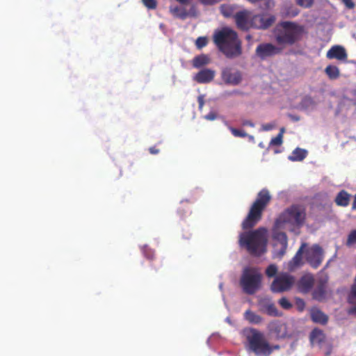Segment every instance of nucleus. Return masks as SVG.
Instances as JSON below:
<instances>
[{
  "mask_svg": "<svg viewBox=\"0 0 356 356\" xmlns=\"http://www.w3.org/2000/svg\"><path fill=\"white\" fill-rule=\"evenodd\" d=\"M213 42L218 49L227 58H234L242 54L241 42L237 33L228 27H223L213 34Z\"/></svg>",
  "mask_w": 356,
  "mask_h": 356,
  "instance_id": "nucleus-1",
  "label": "nucleus"
},
{
  "mask_svg": "<svg viewBox=\"0 0 356 356\" xmlns=\"http://www.w3.org/2000/svg\"><path fill=\"white\" fill-rule=\"evenodd\" d=\"M306 209L301 204H292L285 209L275 220V229H287L294 232L302 227L306 220Z\"/></svg>",
  "mask_w": 356,
  "mask_h": 356,
  "instance_id": "nucleus-2",
  "label": "nucleus"
},
{
  "mask_svg": "<svg viewBox=\"0 0 356 356\" xmlns=\"http://www.w3.org/2000/svg\"><path fill=\"white\" fill-rule=\"evenodd\" d=\"M304 33V26L291 21L280 22L273 31L275 42L282 49L300 41Z\"/></svg>",
  "mask_w": 356,
  "mask_h": 356,
  "instance_id": "nucleus-3",
  "label": "nucleus"
},
{
  "mask_svg": "<svg viewBox=\"0 0 356 356\" xmlns=\"http://www.w3.org/2000/svg\"><path fill=\"white\" fill-rule=\"evenodd\" d=\"M239 243L245 247L248 252L254 256H261L266 251L267 229L259 227L254 231L242 233Z\"/></svg>",
  "mask_w": 356,
  "mask_h": 356,
  "instance_id": "nucleus-4",
  "label": "nucleus"
},
{
  "mask_svg": "<svg viewBox=\"0 0 356 356\" xmlns=\"http://www.w3.org/2000/svg\"><path fill=\"white\" fill-rule=\"evenodd\" d=\"M272 196L267 188L261 189L252 204L246 218L242 222L243 229H248L255 226L262 218L263 212L270 204Z\"/></svg>",
  "mask_w": 356,
  "mask_h": 356,
  "instance_id": "nucleus-5",
  "label": "nucleus"
},
{
  "mask_svg": "<svg viewBox=\"0 0 356 356\" xmlns=\"http://www.w3.org/2000/svg\"><path fill=\"white\" fill-rule=\"evenodd\" d=\"M243 334L247 341L248 349L257 356H270V343L263 332L254 327L243 330Z\"/></svg>",
  "mask_w": 356,
  "mask_h": 356,
  "instance_id": "nucleus-6",
  "label": "nucleus"
},
{
  "mask_svg": "<svg viewBox=\"0 0 356 356\" xmlns=\"http://www.w3.org/2000/svg\"><path fill=\"white\" fill-rule=\"evenodd\" d=\"M262 275L259 268L248 266L243 268L240 278V286L243 292L253 295L261 286Z\"/></svg>",
  "mask_w": 356,
  "mask_h": 356,
  "instance_id": "nucleus-7",
  "label": "nucleus"
},
{
  "mask_svg": "<svg viewBox=\"0 0 356 356\" xmlns=\"http://www.w3.org/2000/svg\"><path fill=\"white\" fill-rule=\"evenodd\" d=\"M280 229H275V225L273 229V240L274 248V257L282 258L286 253L288 246V238L286 233L280 232Z\"/></svg>",
  "mask_w": 356,
  "mask_h": 356,
  "instance_id": "nucleus-8",
  "label": "nucleus"
},
{
  "mask_svg": "<svg viewBox=\"0 0 356 356\" xmlns=\"http://www.w3.org/2000/svg\"><path fill=\"white\" fill-rule=\"evenodd\" d=\"M295 282L293 276L283 273L275 278L270 285V290L273 293H281L289 291Z\"/></svg>",
  "mask_w": 356,
  "mask_h": 356,
  "instance_id": "nucleus-9",
  "label": "nucleus"
},
{
  "mask_svg": "<svg viewBox=\"0 0 356 356\" xmlns=\"http://www.w3.org/2000/svg\"><path fill=\"white\" fill-rule=\"evenodd\" d=\"M267 328L270 333L275 335L277 339L293 337V334L288 330L287 324L281 321L275 320L270 321Z\"/></svg>",
  "mask_w": 356,
  "mask_h": 356,
  "instance_id": "nucleus-10",
  "label": "nucleus"
},
{
  "mask_svg": "<svg viewBox=\"0 0 356 356\" xmlns=\"http://www.w3.org/2000/svg\"><path fill=\"white\" fill-rule=\"evenodd\" d=\"M282 51V47L280 46H275L272 43H261L255 49L256 55L261 60H265L268 58L273 57L281 54Z\"/></svg>",
  "mask_w": 356,
  "mask_h": 356,
  "instance_id": "nucleus-11",
  "label": "nucleus"
},
{
  "mask_svg": "<svg viewBox=\"0 0 356 356\" xmlns=\"http://www.w3.org/2000/svg\"><path fill=\"white\" fill-rule=\"evenodd\" d=\"M275 17L270 14L252 15L251 28L267 29L275 22Z\"/></svg>",
  "mask_w": 356,
  "mask_h": 356,
  "instance_id": "nucleus-12",
  "label": "nucleus"
},
{
  "mask_svg": "<svg viewBox=\"0 0 356 356\" xmlns=\"http://www.w3.org/2000/svg\"><path fill=\"white\" fill-rule=\"evenodd\" d=\"M307 261L314 268H317L323 259V250L318 245H314L307 252Z\"/></svg>",
  "mask_w": 356,
  "mask_h": 356,
  "instance_id": "nucleus-13",
  "label": "nucleus"
},
{
  "mask_svg": "<svg viewBox=\"0 0 356 356\" xmlns=\"http://www.w3.org/2000/svg\"><path fill=\"white\" fill-rule=\"evenodd\" d=\"M252 13L248 10H242L234 14V20L236 26L243 31L251 28V19Z\"/></svg>",
  "mask_w": 356,
  "mask_h": 356,
  "instance_id": "nucleus-14",
  "label": "nucleus"
},
{
  "mask_svg": "<svg viewBox=\"0 0 356 356\" xmlns=\"http://www.w3.org/2000/svg\"><path fill=\"white\" fill-rule=\"evenodd\" d=\"M221 78L227 84L237 86L242 80V75L239 71L233 72L230 68L226 67L222 70Z\"/></svg>",
  "mask_w": 356,
  "mask_h": 356,
  "instance_id": "nucleus-15",
  "label": "nucleus"
},
{
  "mask_svg": "<svg viewBox=\"0 0 356 356\" xmlns=\"http://www.w3.org/2000/svg\"><path fill=\"white\" fill-rule=\"evenodd\" d=\"M215 75V70L204 68L194 75L193 80L198 83H208L213 80Z\"/></svg>",
  "mask_w": 356,
  "mask_h": 356,
  "instance_id": "nucleus-16",
  "label": "nucleus"
},
{
  "mask_svg": "<svg viewBox=\"0 0 356 356\" xmlns=\"http://www.w3.org/2000/svg\"><path fill=\"white\" fill-rule=\"evenodd\" d=\"M312 321L318 324L326 325L328 322V316L318 307H312L309 310Z\"/></svg>",
  "mask_w": 356,
  "mask_h": 356,
  "instance_id": "nucleus-17",
  "label": "nucleus"
},
{
  "mask_svg": "<svg viewBox=\"0 0 356 356\" xmlns=\"http://www.w3.org/2000/svg\"><path fill=\"white\" fill-rule=\"evenodd\" d=\"M326 56L329 59L336 58L339 60H345L347 58L346 49L339 45L332 47L327 52Z\"/></svg>",
  "mask_w": 356,
  "mask_h": 356,
  "instance_id": "nucleus-18",
  "label": "nucleus"
},
{
  "mask_svg": "<svg viewBox=\"0 0 356 356\" xmlns=\"http://www.w3.org/2000/svg\"><path fill=\"white\" fill-rule=\"evenodd\" d=\"M259 306L261 312L265 313L270 316H279L280 315L275 304L270 301L261 300L259 302Z\"/></svg>",
  "mask_w": 356,
  "mask_h": 356,
  "instance_id": "nucleus-19",
  "label": "nucleus"
},
{
  "mask_svg": "<svg viewBox=\"0 0 356 356\" xmlns=\"http://www.w3.org/2000/svg\"><path fill=\"white\" fill-rule=\"evenodd\" d=\"M314 284V279L312 275L302 276L298 282V289L303 293H308Z\"/></svg>",
  "mask_w": 356,
  "mask_h": 356,
  "instance_id": "nucleus-20",
  "label": "nucleus"
},
{
  "mask_svg": "<svg viewBox=\"0 0 356 356\" xmlns=\"http://www.w3.org/2000/svg\"><path fill=\"white\" fill-rule=\"evenodd\" d=\"M325 339L326 336L324 332L318 327L314 328L309 334V341L312 346L323 343Z\"/></svg>",
  "mask_w": 356,
  "mask_h": 356,
  "instance_id": "nucleus-21",
  "label": "nucleus"
},
{
  "mask_svg": "<svg viewBox=\"0 0 356 356\" xmlns=\"http://www.w3.org/2000/svg\"><path fill=\"white\" fill-rule=\"evenodd\" d=\"M305 244H302L298 249L293 259L289 262L288 269L293 271L296 268L300 266L302 264V252Z\"/></svg>",
  "mask_w": 356,
  "mask_h": 356,
  "instance_id": "nucleus-22",
  "label": "nucleus"
},
{
  "mask_svg": "<svg viewBox=\"0 0 356 356\" xmlns=\"http://www.w3.org/2000/svg\"><path fill=\"white\" fill-rule=\"evenodd\" d=\"M211 63V58L207 54H200L195 56L192 60L193 67L200 69Z\"/></svg>",
  "mask_w": 356,
  "mask_h": 356,
  "instance_id": "nucleus-23",
  "label": "nucleus"
},
{
  "mask_svg": "<svg viewBox=\"0 0 356 356\" xmlns=\"http://www.w3.org/2000/svg\"><path fill=\"white\" fill-rule=\"evenodd\" d=\"M350 195L345 190L339 191L334 200L337 206L347 207L350 203Z\"/></svg>",
  "mask_w": 356,
  "mask_h": 356,
  "instance_id": "nucleus-24",
  "label": "nucleus"
},
{
  "mask_svg": "<svg viewBox=\"0 0 356 356\" xmlns=\"http://www.w3.org/2000/svg\"><path fill=\"white\" fill-rule=\"evenodd\" d=\"M326 296V285L323 282H321L315 288L312 293L313 298L318 300L322 301L325 298Z\"/></svg>",
  "mask_w": 356,
  "mask_h": 356,
  "instance_id": "nucleus-25",
  "label": "nucleus"
},
{
  "mask_svg": "<svg viewBox=\"0 0 356 356\" xmlns=\"http://www.w3.org/2000/svg\"><path fill=\"white\" fill-rule=\"evenodd\" d=\"M244 318L251 324L259 325L262 323L263 318L255 312L248 309L244 313Z\"/></svg>",
  "mask_w": 356,
  "mask_h": 356,
  "instance_id": "nucleus-26",
  "label": "nucleus"
},
{
  "mask_svg": "<svg viewBox=\"0 0 356 356\" xmlns=\"http://www.w3.org/2000/svg\"><path fill=\"white\" fill-rule=\"evenodd\" d=\"M191 8L188 12L184 8H180L179 6L171 7L170 12L172 14L179 19H185L188 16H191Z\"/></svg>",
  "mask_w": 356,
  "mask_h": 356,
  "instance_id": "nucleus-27",
  "label": "nucleus"
},
{
  "mask_svg": "<svg viewBox=\"0 0 356 356\" xmlns=\"http://www.w3.org/2000/svg\"><path fill=\"white\" fill-rule=\"evenodd\" d=\"M307 152L305 149L297 147L289 156V159L292 161H301L307 156Z\"/></svg>",
  "mask_w": 356,
  "mask_h": 356,
  "instance_id": "nucleus-28",
  "label": "nucleus"
},
{
  "mask_svg": "<svg viewBox=\"0 0 356 356\" xmlns=\"http://www.w3.org/2000/svg\"><path fill=\"white\" fill-rule=\"evenodd\" d=\"M236 6L230 4H222L220 7V10L221 14L225 17H234L235 12Z\"/></svg>",
  "mask_w": 356,
  "mask_h": 356,
  "instance_id": "nucleus-29",
  "label": "nucleus"
},
{
  "mask_svg": "<svg viewBox=\"0 0 356 356\" xmlns=\"http://www.w3.org/2000/svg\"><path fill=\"white\" fill-rule=\"evenodd\" d=\"M325 72L329 79L332 80L337 79L340 75L339 68L337 66L331 65L325 67Z\"/></svg>",
  "mask_w": 356,
  "mask_h": 356,
  "instance_id": "nucleus-30",
  "label": "nucleus"
},
{
  "mask_svg": "<svg viewBox=\"0 0 356 356\" xmlns=\"http://www.w3.org/2000/svg\"><path fill=\"white\" fill-rule=\"evenodd\" d=\"M348 302L350 304H356V275L354 283L351 286L350 293L348 296Z\"/></svg>",
  "mask_w": 356,
  "mask_h": 356,
  "instance_id": "nucleus-31",
  "label": "nucleus"
},
{
  "mask_svg": "<svg viewBox=\"0 0 356 356\" xmlns=\"http://www.w3.org/2000/svg\"><path fill=\"white\" fill-rule=\"evenodd\" d=\"M346 245L348 247L356 245V229H353L349 233Z\"/></svg>",
  "mask_w": 356,
  "mask_h": 356,
  "instance_id": "nucleus-32",
  "label": "nucleus"
},
{
  "mask_svg": "<svg viewBox=\"0 0 356 356\" xmlns=\"http://www.w3.org/2000/svg\"><path fill=\"white\" fill-rule=\"evenodd\" d=\"M277 273V267L275 264H270L266 269V275L268 277L275 276Z\"/></svg>",
  "mask_w": 356,
  "mask_h": 356,
  "instance_id": "nucleus-33",
  "label": "nucleus"
},
{
  "mask_svg": "<svg viewBox=\"0 0 356 356\" xmlns=\"http://www.w3.org/2000/svg\"><path fill=\"white\" fill-rule=\"evenodd\" d=\"M282 129L275 138H273L270 142V145L280 146L282 144Z\"/></svg>",
  "mask_w": 356,
  "mask_h": 356,
  "instance_id": "nucleus-34",
  "label": "nucleus"
},
{
  "mask_svg": "<svg viewBox=\"0 0 356 356\" xmlns=\"http://www.w3.org/2000/svg\"><path fill=\"white\" fill-rule=\"evenodd\" d=\"M278 303L284 309H289L292 307V304L285 297L280 298L278 301Z\"/></svg>",
  "mask_w": 356,
  "mask_h": 356,
  "instance_id": "nucleus-35",
  "label": "nucleus"
},
{
  "mask_svg": "<svg viewBox=\"0 0 356 356\" xmlns=\"http://www.w3.org/2000/svg\"><path fill=\"white\" fill-rule=\"evenodd\" d=\"M296 3L301 7L309 8L314 4V0H296Z\"/></svg>",
  "mask_w": 356,
  "mask_h": 356,
  "instance_id": "nucleus-36",
  "label": "nucleus"
},
{
  "mask_svg": "<svg viewBox=\"0 0 356 356\" xmlns=\"http://www.w3.org/2000/svg\"><path fill=\"white\" fill-rule=\"evenodd\" d=\"M208 43L207 38L206 37H199L197 38L195 44L198 49H202L205 47Z\"/></svg>",
  "mask_w": 356,
  "mask_h": 356,
  "instance_id": "nucleus-37",
  "label": "nucleus"
},
{
  "mask_svg": "<svg viewBox=\"0 0 356 356\" xmlns=\"http://www.w3.org/2000/svg\"><path fill=\"white\" fill-rule=\"evenodd\" d=\"M163 259H155L151 264L152 268L156 271H159L163 267Z\"/></svg>",
  "mask_w": 356,
  "mask_h": 356,
  "instance_id": "nucleus-38",
  "label": "nucleus"
},
{
  "mask_svg": "<svg viewBox=\"0 0 356 356\" xmlns=\"http://www.w3.org/2000/svg\"><path fill=\"white\" fill-rule=\"evenodd\" d=\"M143 4L149 9H155L157 6L156 0H142Z\"/></svg>",
  "mask_w": 356,
  "mask_h": 356,
  "instance_id": "nucleus-39",
  "label": "nucleus"
},
{
  "mask_svg": "<svg viewBox=\"0 0 356 356\" xmlns=\"http://www.w3.org/2000/svg\"><path fill=\"white\" fill-rule=\"evenodd\" d=\"M232 134L236 137H245L246 133L241 129H235L233 127L229 128Z\"/></svg>",
  "mask_w": 356,
  "mask_h": 356,
  "instance_id": "nucleus-40",
  "label": "nucleus"
},
{
  "mask_svg": "<svg viewBox=\"0 0 356 356\" xmlns=\"http://www.w3.org/2000/svg\"><path fill=\"white\" fill-rule=\"evenodd\" d=\"M296 305L299 312H302L305 307V302L301 298H296Z\"/></svg>",
  "mask_w": 356,
  "mask_h": 356,
  "instance_id": "nucleus-41",
  "label": "nucleus"
},
{
  "mask_svg": "<svg viewBox=\"0 0 356 356\" xmlns=\"http://www.w3.org/2000/svg\"><path fill=\"white\" fill-rule=\"evenodd\" d=\"M341 2L348 9H353L355 7V4L353 0H341Z\"/></svg>",
  "mask_w": 356,
  "mask_h": 356,
  "instance_id": "nucleus-42",
  "label": "nucleus"
},
{
  "mask_svg": "<svg viewBox=\"0 0 356 356\" xmlns=\"http://www.w3.org/2000/svg\"><path fill=\"white\" fill-rule=\"evenodd\" d=\"M197 102H198V104H199V109L202 110L204 106V96L203 95L198 96Z\"/></svg>",
  "mask_w": 356,
  "mask_h": 356,
  "instance_id": "nucleus-43",
  "label": "nucleus"
},
{
  "mask_svg": "<svg viewBox=\"0 0 356 356\" xmlns=\"http://www.w3.org/2000/svg\"><path fill=\"white\" fill-rule=\"evenodd\" d=\"M205 118L209 120H213L216 118V114L213 112H210L205 116Z\"/></svg>",
  "mask_w": 356,
  "mask_h": 356,
  "instance_id": "nucleus-44",
  "label": "nucleus"
},
{
  "mask_svg": "<svg viewBox=\"0 0 356 356\" xmlns=\"http://www.w3.org/2000/svg\"><path fill=\"white\" fill-rule=\"evenodd\" d=\"M149 152L152 154H157L159 152V149H157L156 147H151L149 149Z\"/></svg>",
  "mask_w": 356,
  "mask_h": 356,
  "instance_id": "nucleus-45",
  "label": "nucleus"
},
{
  "mask_svg": "<svg viewBox=\"0 0 356 356\" xmlns=\"http://www.w3.org/2000/svg\"><path fill=\"white\" fill-rule=\"evenodd\" d=\"M270 355H271L274 350H279L280 348V346L279 345H270Z\"/></svg>",
  "mask_w": 356,
  "mask_h": 356,
  "instance_id": "nucleus-46",
  "label": "nucleus"
},
{
  "mask_svg": "<svg viewBox=\"0 0 356 356\" xmlns=\"http://www.w3.org/2000/svg\"><path fill=\"white\" fill-rule=\"evenodd\" d=\"M232 93L233 94V95H244V93L243 92H241V90H234L232 91Z\"/></svg>",
  "mask_w": 356,
  "mask_h": 356,
  "instance_id": "nucleus-47",
  "label": "nucleus"
},
{
  "mask_svg": "<svg viewBox=\"0 0 356 356\" xmlns=\"http://www.w3.org/2000/svg\"><path fill=\"white\" fill-rule=\"evenodd\" d=\"M176 1H178L179 3H180L181 4L187 5L190 3L191 0H176Z\"/></svg>",
  "mask_w": 356,
  "mask_h": 356,
  "instance_id": "nucleus-48",
  "label": "nucleus"
},
{
  "mask_svg": "<svg viewBox=\"0 0 356 356\" xmlns=\"http://www.w3.org/2000/svg\"><path fill=\"white\" fill-rule=\"evenodd\" d=\"M348 314H355V315H356V306L353 307V308H351V309H350L348 310Z\"/></svg>",
  "mask_w": 356,
  "mask_h": 356,
  "instance_id": "nucleus-49",
  "label": "nucleus"
},
{
  "mask_svg": "<svg viewBox=\"0 0 356 356\" xmlns=\"http://www.w3.org/2000/svg\"><path fill=\"white\" fill-rule=\"evenodd\" d=\"M243 125L244 126H250V127H254V124L252 122L250 121H245L243 122Z\"/></svg>",
  "mask_w": 356,
  "mask_h": 356,
  "instance_id": "nucleus-50",
  "label": "nucleus"
},
{
  "mask_svg": "<svg viewBox=\"0 0 356 356\" xmlns=\"http://www.w3.org/2000/svg\"><path fill=\"white\" fill-rule=\"evenodd\" d=\"M352 209L353 210H356V194L354 196V200H353V204H352Z\"/></svg>",
  "mask_w": 356,
  "mask_h": 356,
  "instance_id": "nucleus-51",
  "label": "nucleus"
},
{
  "mask_svg": "<svg viewBox=\"0 0 356 356\" xmlns=\"http://www.w3.org/2000/svg\"><path fill=\"white\" fill-rule=\"evenodd\" d=\"M224 95L225 96H231V95H233V94L232 93V91H229V92H225Z\"/></svg>",
  "mask_w": 356,
  "mask_h": 356,
  "instance_id": "nucleus-52",
  "label": "nucleus"
},
{
  "mask_svg": "<svg viewBox=\"0 0 356 356\" xmlns=\"http://www.w3.org/2000/svg\"><path fill=\"white\" fill-rule=\"evenodd\" d=\"M248 1H250V3H257L258 1H259L260 0H248Z\"/></svg>",
  "mask_w": 356,
  "mask_h": 356,
  "instance_id": "nucleus-53",
  "label": "nucleus"
},
{
  "mask_svg": "<svg viewBox=\"0 0 356 356\" xmlns=\"http://www.w3.org/2000/svg\"><path fill=\"white\" fill-rule=\"evenodd\" d=\"M270 129V127L269 125H266V126L264 127V129H265V130H269Z\"/></svg>",
  "mask_w": 356,
  "mask_h": 356,
  "instance_id": "nucleus-54",
  "label": "nucleus"
},
{
  "mask_svg": "<svg viewBox=\"0 0 356 356\" xmlns=\"http://www.w3.org/2000/svg\"><path fill=\"white\" fill-rule=\"evenodd\" d=\"M148 259H153V256H147Z\"/></svg>",
  "mask_w": 356,
  "mask_h": 356,
  "instance_id": "nucleus-55",
  "label": "nucleus"
}]
</instances>
